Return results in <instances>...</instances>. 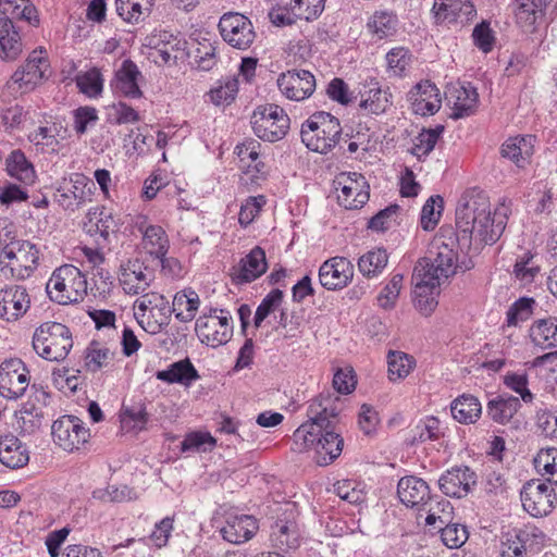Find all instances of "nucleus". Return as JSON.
<instances>
[{"instance_id":"f257e3e1","label":"nucleus","mask_w":557,"mask_h":557,"mask_svg":"<svg viewBox=\"0 0 557 557\" xmlns=\"http://www.w3.org/2000/svg\"><path fill=\"white\" fill-rule=\"evenodd\" d=\"M342 400L331 392L321 393L308 407L309 420L293 434L292 450L302 453L313 448L317 463L327 466L342 453L344 440L334 432Z\"/></svg>"},{"instance_id":"4d7b16f0","label":"nucleus","mask_w":557,"mask_h":557,"mask_svg":"<svg viewBox=\"0 0 557 557\" xmlns=\"http://www.w3.org/2000/svg\"><path fill=\"white\" fill-rule=\"evenodd\" d=\"M44 420V413L40 408H37L35 405L29 404L25 405L20 410V417H18V426L24 433H34L36 430H38Z\"/></svg>"},{"instance_id":"603ef678","label":"nucleus","mask_w":557,"mask_h":557,"mask_svg":"<svg viewBox=\"0 0 557 557\" xmlns=\"http://www.w3.org/2000/svg\"><path fill=\"white\" fill-rule=\"evenodd\" d=\"M503 383L507 388L519 394L523 403H533L534 395L529 389V376L525 372H507L503 377Z\"/></svg>"},{"instance_id":"0e129e2a","label":"nucleus","mask_w":557,"mask_h":557,"mask_svg":"<svg viewBox=\"0 0 557 557\" xmlns=\"http://www.w3.org/2000/svg\"><path fill=\"white\" fill-rule=\"evenodd\" d=\"M532 259L533 257L528 252L521 259L517 260L513 265L516 277L523 284L533 282L534 277L540 272V267L535 265Z\"/></svg>"},{"instance_id":"c85d7f7f","label":"nucleus","mask_w":557,"mask_h":557,"mask_svg":"<svg viewBox=\"0 0 557 557\" xmlns=\"http://www.w3.org/2000/svg\"><path fill=\"white\" fill-rule=\"evenodd\" d=\"M258 528V522L252 516H233L226 520V524L221 529V534L227 542L239 544L250 540Z\"/></svg>"},{"instance_id":"09e8293b","label":"nucleus","mask_w":557,"mask_h":557,"mask_svg":"<svg viewBox=\"0 0 557 557\" xmlns=\"http://www.w3.org/2000/svg\"><path fill=\"white\" fill-rule=\"evenodd\" d=\"M75 82L79 91L88 97H97L102 92L103 79L98 69L78 73Z\"/></svg>"},{"instance_id":"a211bd4d","label":"nucleus","mask_w":557,"mask_h":557,"mask_svg":"<svg viewBox=\"0 0 557 557\" xmlns=\"http://www.w3.org/2000/svg\"><path fill=\"white\" fill-rule=\"evenodd\" d=\"M476 483V474L467 466L455 467L443 473L438 480L440 490L449 497L467 496Z\"/></svg>"},{"instance_id":"4c0bfd02","label":"nucleus","mask_w":557,"mask_h":557,"mask_svg":"<svg viewBox=\"0 0 557 557\" xmlns=\"http://www.w3.org/2000/svg\"><path fill=\"white\" fill-rule=\"evenodd\" d=\"M200 299L193 289L177 292L173 298L172 309L169 312H175V317L181 322L194 320L199 308Z\"/></svg>"},{"instance_id":"f704fd0d","label":"nucleus","mask_w":557,"mask_h":557,"mask_svg":"<svg viewBox=\"0 0 557 557\" xmlns=\"http://www.w3.org/2000/svg\"><path fill=\"white\" fill-rule=\"evenodd\" d=\"M336 184L341 193L338 194V202L346 209L354 210L361 208L369 200V193L361 190L360 184L350 177V175L342 174L336 180Z\"/></svg>"},{"instance_id":"052dcab7","label":"nucleus","mask_w":557,"mask_h":557,"mask_svg":"<svg viewBox=\"0 0 557 557\" xmlns=\"http://www.w3.org/2000/svg\"><path fill=\"white\" fill-rule=\"evenodd\" d=\"M215 446V440L209 433L193 432L181 443L182 451H208Z\"/></svg>"},{"instance_id":"680f3d73","label":"nucleus","mask_w":557,"mask_h":557,"mask_svg":"<svg viewBox=\"0 0 557 557\" xmlns=\"http://www.w3.org/2000/svg\"><path fill=\"white\" fill-rule=\"evenodd\" d=\"M123 10L116 11L119 16H121L125 22L131 24H138L148 17L151 13V9L148 7V2L144 1V3L129 1L128 3L123 1Z\"/></svg>"},{"instance_id":"20e7f679","label":"nucleus","mask_w":557,"mask_h":557,"mask_svg":"<svg viewBox=\"0 0 557 557\" xmlns=\"http://www.w3.org/2000/svg\"><path fill=\"white\" fill-rule=\"evenodd\" d=\"M300 136L309 150L325 154L339 143L342 126L331 113L318 111L302 123Z\"/></svg>"},{"instance_id":"9b49d317","label":"nucleus","mask_w":557,"mask_h":557,"mask_svg":"<svg viewBox=\"0 0 557 557\" xmlns=\"http://www.w3.org/2000/svg\"><path fill=\"white\" fill-rule=\"evenodd\" d=\"M504 537L503 557H524L528 550L540 549L545 540L544 533L531 524L513 528Z\"/></svg>"},{"instance_id":"c03bdc74","label":"nucleus","mask_w":557,"mask_h":557,"mask_svg":"<svg viewBox=\"0 0 557 557\" xmlns=\"http://www.w3.org/2000/svg\"><path fill=\"white\" fill-rule=\"evenodd\" d=\"M387 260L386 250L379 248L361 256L358 260V268L364 276H375L386 267Z\"/></svg>"},{"instance_id":"1a4fd4ad","label":"nucleus","mask_w":557,"mask_h":557,"mask_svg":"<svg viewBox=\"0 0 557 557\" xmlns=\"http://www.w3.org/2000/svg\"><path fill=\"white\" fill-rule=\"evenodd\" d=\"M430 257L420 259L414 267L412 280H418L422 274L436 277L441 282L454 275L457 270V253L449 244L436 239L429 250Z\"/></svg>"},{"instance_id":"37998d69","label":"nucleus","mask_w":557,"mask_h":557,"mask_svg":"<svg viewBox=\"0 0 557 557\" xmlns=\"http://www.w3.org/2000/svg\"><path fill=\"white\" fill-rule=\"evenodd\" d=\"M114 358V352L100 342L92 341L85 351V366L88 371L97 372L107 367Z\"/></svg>"},{"instance_id":"774afa93","label":"nucleus","mask_w":557,"mask_h":557,"mask_svg":"<svg viewBox=\"0 0 557 557\" xmlns=\"http://www.w3.org/2000/svg\"><path fill=\"white\" fill-rule=\"evenodd\" d=\"M472 38L474 45L484 53L493 49L495 37L487 22L483 21L474 27Z\"/></svg>"},{"instance_id":"2f4dec72","label":"nucleus","mask_w":557,"mask_h":557,"mask_svg":"<svg viewBox=\"0 0 557 557\" xmlns=\"http://www.w3.org/2000/svg\"><path fill=\"white\" fill-rule=\"evenodd\" d=\"M521 408L518 397L510 394H502L491 399L486 405L487 416L498 424H508Z\"/></svg>"},{"instance_id":"dca6fc26","label":"nucleus","mask_w":557,"mask_h":557,"mask_svg":"<svg viewBox=\"0 0 557 557\" xmlns=\"http://www.w3.org/2000/svg\"><path fill=\"white\" fill-rule=\"evenodd\" d=\"M119 280L126 294L138 295L149 288L154 274L139 259H133L121 264Z\"/></svg>"},{"instance_id":"4be33fe9","label":"nucleus","mask_w":557,"mask_h":557,"mask_svg":"<svg viewBox=\"0 0 557 557\" xmlns=\"http://www.w3.org/2000/svg\"><path fill=\"white\" fill-rule=\"evenodd\" d=\"M360 107L372 114H381L392 106L389 88H382L375 78L366 79L359 89Z\"/></svg>"},{"instance_id":"412c9836","label":"nucleus","mask_w":557,"mask_h":557,"mask_svg":"<svg viewBox=\"0 0 557 557\" xmlns=\"http://www.w3.org/2000/svg\"><path fill=\"white\" fill-rule=\"evenodd\" d=\"M432 11L436 23H468L476 11L469 0H434Z\"/></svg>"},{"instance_id":"a19ab883","label":"nucleus","mask_w":557,"mask_h":557,"mask_svg":"<svg viewBox=\"0 0 557 557\" xmlns=\"http://www.w3.org/2000/svg\"><path fill=\"white\" fill-rule=\"evenodd\" d=\"M397 16L389 11H375L367 23L369 32L377 39L393 36L397 30Z\"/></svg>"},{"instance_id":"3c124183","label":"nucleus","mask_w":557,"mask_h":557,"mask_svg":"<svg viewBox=\"0 0 557 557\" xmlns=\"http://www.w3.org/2000/svg\"><path fill=\"white\" fill-rule=\"evenodd\" d=\"M284 298V293L278 289H272L258 306L253 324L256 327H260L262 322L274 311L281 308Z\"/></svg>"},{"instance_id":"49530a36","label":"nucleus","mask_w":557,"mask_h":557,"mask_svg":"<svg viewBox=\"0 0 557 557\" xmlns=\"http://www.w3.org/2000/svg\"><path fill=\"white\" fill-rule=\"evenodd\" d=\"M443 132V125H437L435 128L422 129V132L414 138L413 147L410 152L418 157V159L429 156V153L434 149Z\"/></svg>"},{"instance_id":"8fccbe9b","label":"nucleus","mask_w":557,"mask_h":557,"mask_svg":"<svg viewBox=\"0 0 557 557\" xmlns=\"http://www.w3.org/2000/svg\"><path fill=\"white\" fill-rule=\"evenodd\" d=\"M444 200L440 195L430 197L421 210V226L424 231H433L443 211Z\"/></svg>"},{"instance_id":"b1692460","label":"nucleus","mask_w":557,"mask_h":557,"mask_svg":"<svg viewBox=\"0 0 557 557\" xmlns=\"http://www.w3.org/2000/svg\"><path fill=\"white\" fill-rule=\"evenodd\" d=\"M143 79L138 66L129 59L124 60L116 70L113 81L115 91L126 98L139 99L143 91L139 88V81Z\"/></svg>"},{"instance_id":"c9c22d12","label":"nucleus","mask_w":557,"mask_h":557,"mask_svg":"<svg viewBox=\"0 0 557 557\" xmlns=\"http://www.w3.org/2000/svg\"><path fill=\"white\" fill-rule=\"evenodd\" d=\"M534 140V136L509 138L502 145L500 154L511 160L518 168H524L533 153Z\"/></svg>"},{"instance_id":"a878e982","label":"nucleus","mask_w":557,"mask_h":557,"mask_svg":"<svg viewBox=\"0 0 557 557\" xmlns=\"http://www.w3.org/2000/svg\"><path fill=\"white\" fill-rule=\"evenodd\" d=\"M216 323L219 320L212 313L200 315L196 320L195 331L201 343L219 347L230 341L233 327H219Z\"/></svg>"},{"instance_id":"5fc2aeb1","label":"nucleus","mask_w":557,"mask_h":557,"mask_svg":"<svg viewBox=\"0 0 557 557\" xmlns=\"http://www.w3.org/2000/svg\"><path fill=\"white\" fill-rule=\"evenodd\" d=\"M411 444L423 443L425 441H434L440 438L442 432L440 430V420L435 417L426 418L425 421L417 424L411 430Z\"/></svg>"},{"instance_id":"72a5a7b5","label":"nucleus","mask_w":557,"mask_h":557,"mask_svg":"<svg viewBox=\"0 0 557 557\" xmlns=\"http://www.w3.org/2000/svg\"><path fill=\"white\" fill-rule=\"evenodd\" d=\"M265 252L260 247H255L240 260L236 278L238 283H250L260 277L267 271Z\"/></svg>"},{"instance_id":"f3484780","label":"nucleus","mask_w":557,"mask_h":557,"mask_svg":"<svg viewBox=\"0 0 557 557\" xmlns=\"http://www.w3.org/2000/svg\"><path fill=\"white\" fill-rule=\"evenodd\" d=\"M354 267L345 257H334L322 263L319 270L321 285L329 289H342L350 282Z\"/></svg>"},{"instance_id":"bf43d9fd","label":"nucleus","mask_w":557,"mask_h":557,"mask_svg":"<svg viewBox=\"0 0 557 557\" xmlns=\"http://www.w3.org/2000/svg\"><path fill=\"white\" fill-rule=\"evenodd\" d=\"M535 300L533 298L522 297L518 299L507 311V323L509 326L518 325L524 322L533 314Z\"/></svg>"},{"instance_id":"864d4df0","label":"nucleus","mask_w":557,"mask_h":557,"mask_svg":"<svg viewBox=\"0 0 557 557\" xmlns=\"http://www.w3.org/2000/svg\"><path fill=\"white\" fill-rule=\"evenodd\" d=\"M441 539L448 548H458L466 543L469 533L466 525L459 523H445L438 527Z\"/></svg>"},{"instance_id":"aec40b11","label":"nucleus","mask_w":557,"mask_h":557,"mask_svg":"<svg viewBox=\"0 0 557 557\" xmlns=\"http://www.w3.org/2000/svg\"><path fill=\"white\" fill-rule=\"evenodd\" d=\"M49 67V62L40 50H34L27 58L26 63L14 72L12 81L18 84L24 90L33 89L44 78Z\"/></svg>"},{"instance_id":"13d9d810","label":"nucleus","mask_w":557,"mask_h":557,"mask_svg":"<svg viewBox=\"0 0 557 557\" xmlns=\"http://www.w3.org/2000/svg\"><path fill=\"white\" fill-rule=\"evenodd\" d=\"M238 92V81L235 77L227 78L223 84L212 88L208 96L215 106L231 103Z\"/></svg>"},{"instance_id":"c756f323","label":"nucleus","mask_w":557,"mask_h":557,"mask_svg":"<svg viewBox=\"0 0 557 557\" xmlns=\"http://www.w3.org/2000/svg\"><path fill=\"white\" fill-rule=\"evenodd\" d=\"M143 235L141 246L146 253L153 259L164 257L170 248V240L166 232L160 225H138Z\"/></svg>"},{"instance_id":"f03ea898","label":"nucleus","mask_w":557,"mask_h":557,"mask_svg":"<svg viewBox=\"0 0 557 557\" xmlns=\"http://www.w3.org/2000/svg\"><path fill=\"white\" fill-rule=\"evenodd\" d=\"M456 242L462 251L469 250L472 244L479 249L500 237L505 216L498 220L492 218L491 205L484 195L478 194L469 199L462 197L456 209Z\"/></svg>"},{"instance_id":"f8f14e48","label":"nucleus","mask_w":557,"mask_h":557,"mask_svg":"<svg viewBox=\"0 0 557 557\" xmlns=\"http://www.w3.org/2000/svg\"><path fill=\"white\" fill-rule=\"evenodd\" d=\"M51 434L54 443L67 451L78 449L90 436L89 430L75 416H64L55 420L51 426Z\"/></svg>"},{"instance_id":"0eeeda50","label":"nucleus","mask_w":557,"mask_h":557,"mask_svg":"<svg viewBox=\"0 0 557 557\" xmlns=\"http://www.w3.org/2000/svg\"><path fill=\"white\" fill-rule=\"evenodd\" d=\"M38 260L39 250L28 240H10L1 248V270L16 280L28 278L37 269Z\"/></svg>"},{"instance_id":"5701e85b","label":"nucleus","mask_w":557,"mask_h":557,"mask_svg":"<svg viewBox=\"0 0 557 557\" xmlns=\"http://www.w3.org/2000/svg\"><path fill=\"white\" fill-rule=\"evenodd\" d=\"M409 100L413 111L421 115H433L441 108V95L436 85L430 81H422L409 91Z\"/></svg>"},{"instance_id":"393cba45","label":"nucleus","mask_w":557,"mask_h":557,"mask_svg":"<svg viewBox=\"0 0 557 557\" xmlns=\"http://www.w3.org/2000/svg\"><path fill=\"white\" fill-rule=\"evenodd\" d=\"M397 494L400 502L407 507H425L431 499L428 483L413 475L404 476L399 480Z\"/></svg>"},{"instance_id":"e433bc0d","label":"nucleus","mask_w":557,"mask_h":557,"mask_svg":"<svg viewBox=\"0 0 557 557\" xmlns=\"http://www.w3.org/2000/svg\"><path fill=\"white\" fill-rule=\"evenodd\" d=\"M530 337L534 345L543 349L557 347V318L534 321L530 327Z\"/></svg>"},{"instance_id":"6ab92c4d","label":"nucleus","mask_w":557,"mask_h":557,"mask_svg":"<svg viewBox=\"0 0 557 557\" xmlns=\"http://www.w3.org/2000/svg\"><path fill=\"white\" fill-rule=\"evenodd\" d=\"M30 306V299L25 287L10 285L0 290V318L16 321L23 317Z\"/></svg>"},{"instance_id":"9d476101","label":"nucleus","mask_w":557,"mask_h":557,"mask_svg":"<svg viewBox=\"0 0 557 557\" xmlns=\"http://www.w3.org/2000/svg\"><path fill=\"white\" fill-rule=\"evenodd\" d=\"M219 30L225 42L239 50L248 49L257 36L251 21L237 12L224 13L219 22Z\"/></svg>"},{"instance_id":"69168bd1","label":"nucleus","mask_w":557,"mask_h":557,"mask_svg":"<svg viewBox=\"0 0 557 557\" xmlns=\"http://www.w3.org/2000/svg\"><path fill=\"white\" fill-rule=\"evenodd\" d=\"M265 202V197L261 195L257 197H248L246 201L240 206V211L238 214L239 223L245 226L250 224L259 214Z\"/></svg>"},{"instance_id":"bb28decb","label":"nucleus","mask_w":557,"mask_h":557,"mask_svg":"<svg viewBox=\"0 0 557 557\" xmlns=\"http://www.w3.org/2000/svg\"><path fill=\"white\" fill-rule=\"evenodd\" d=\"M414 281V306L423 314L430 315L437 306L436 296L440 294L441 282L436 277L422 274Z\"/></svg>"},{"instance_id":"ea45409f","label":"nucleus","mask_w":557,"mask_h":557,"mask_svg":"<svg viewBox=\"0 0 557 557\" xmlns=\"http://www.w3.org/2000/svg\"><path fill=\"white\" fill-rule=\"evenodd\" d=\"M453 417L460 423H474L482 413L479 399L472 395L456 398L450 406Z\"/></svg>"},{"instance_id":"473e14b6","label":"nucleus","mask_w":557,"mask_h":557,"mask_svg":"<svg viewBox=\"0 0 557 557\" xmlns=\"http://www.w3.org/2000/svg\"><path fill=\"white\" fill-rule=\"evenodd\" d=\"M156 377L169 384L190 386L200 375L189 358L173 362L165 370L157 371Z\"/></svg>"},{"instance_id":"a18cd8bd","label":"nucleus","mask_w":557,"mask_h":557,"mask_svg":"<svg viewBox=\"0 0 557 557\" xmlns=\"http://www.w3.org/2000/svg\"><path fill=\"white\" fill-rule=\"evenodd\" d=\"M388 377L392 381L406 377L414 366V359L403 352L391 350L387 355Z\"/></svg>"},{"instance_id":"39448f33","label":"nucleus","mask_w":557,"mask_h":557,"mask_svg":"<svg viewBox=\"0 0 557 557\" xmlns=\"http://www.w3.org/2000/svg\"><path fill=\"white\" fill-rule=\"evenodd\" d=\"M34 351L47 361L64 360L73 347L70 329L59 322H45L37 326L32 338Z\"/></svg>"},{"instance_id":"7ed1b4c3","label":"nucleus","mask_w":557,"mask_h":557,"mask_svg":"<svg viewBox=\"0 0 557 557\" xmlns=\"http://www.w3.org/2000/svg\"><path fill=\"white\" fill-rule=\"evenodd\" d=\"M15 20L26 21L33 26L39 24L37 10L29 0H0V58L4 61H14L22 52Z\"/></svg>"},{"instance_id":"6e6d98bb","label":"nucleus","mask_w":557,"mask_h":557,"mask_svg":"<svg viewBox=\"0 0 557 557\" xmlns=\"http://www.w3.org/2000/svg\"><path fill=\"white\" fill-rule=\"evenodd\" d=\"M215 50L216 47L208 40L197 44L193 51V57L199 70L210 71L215 66L218 62Z\"/></svg>"},{"instance_id":"e2e57ef3","label":"nucleus","mask_w":557,"mask_h":557,"mask_svg":"<svg viewBox=\"0 0 557 557\" xmlns=\"http://www.w3.org/2000/svg\"><path fill=\"white\" fill-rule=\"evenodd\" d=\"M404 276L401 274H395L383 288L377 297L380 307L389 309L395 305V301L399 295Z\"/></svg>"},{"instance_id":"338daca9","label":"nucleus","mask_w":557,"mask_h":557,"mask_svg":"<svg viewBox=\"0 0 557 557\" xmlns=\"http://www.w3.org/2000/svg\"><path fill=\"white\" fill-rule=\"evenodd\" d=\"M399 210L400 207L398 205H391L386 207L370 219L368 227L377 232H384L388 230L392 222L395 221L394 216L397 215Z\"/></svg>"},{"instance_id":"de8ad7c7","label":"nucleus","mask_w":557,"mask_h":557,"mask_svg":"<svg viewBox=\"0 0 557 557\" xmlns=\"http://www.w3.org/2000/svg\"><path fill=\"white\" fill-rule=\"evenodd\" d=\"M534 466L542 475H548L549 482L557 485V448H542L534 457Z\"/></svg>"},{"instance_id":"423d86ee","label":"nucleus","mask_w":557,"mask_h":557,"mask_svg":"<svg viewBox=\"0 0 557 557\" xmlns=\"http://www.w3.org/2000/svg\"><path fill=\"white\" fill-rule=\"evenodd\" d=\"M46 290L50 299L58 304L78 302L87 293V281L78 268L64 264L53 271Z\"/></svg>"},{"instance_id":"4468645a","label":"nucleus","mask_w":557,"mask_h":557,"mask_svg":"<svg viewBox=\"0 0 557 557\" xmlns=\"http://www.w3.org/2000/svg\"><path fill=\"white\" fill-rule=\"evenodd\" d=\"M277 86L287 99L301 101L313 94L315 78L309 71L292 70L278 75Z\"/></svg>"},{"instance_id":"6e6552de","label":"nucleus","mask_w":557,"mask_h":557,"mask_svg":"<svg viewBox=\"0 0 557 557\" xmlns=\"http://www.w3.org/2000/svg\"><path fill=\"white\" fill-rule=\"evenodd\" d=\"M289 122L286 112L273 103L257 107L250 117L255 135L269 143L283 139L289 129Z\"/></svg>"},{"instance_id":"cd10ccee","label":"nucleus","mask_w":557,"mask_h":557,"mask_svg":"<svg viewBox=\"0 0 557 557\" xmlns=\"http://www.w3.org/2000/svg\"><path fill=\"white\" fill-rule=\"evenodd\" d=\"M478 92L471 86H451L446 92L448 103L453 104V112L450 117L458 120L469 116L474 112L478 103Z\"/></svg>"},{"instance_id":"2eb2a0df","label":"nucleus","mask_w":557,"mask_h":557,"mask_svg":"<svg viewBox=\"0 0 557 557\" xmlns=\"http://www.w3.org/2000/svg\"><path fill=\"white\" fill-rule=\"evenodd\" d=\"M29 376L21 359H11L0 366V393L7 398L21 397L28 385Z\"/></svg>"},{"instance_id":"7c9ffc66","label":"nucleus","mask_w":557,"mask_h":557,"mask_svg":"<svg viewBox=\"0 0 557 557\" xmlns=\"http://www.w3.org/2000/svg\"><path fill=\"white\" fill-rule=\"evenodd\" d=\"M29 461L27 447L14 435L0 437V462L10 469L22 468Z\"/></svg>"},{"instance_id":"ddd939ff","label":"nucleus","mask_w":557,"mask_h":557,"mask_svg":"<svg viewBox=\"0 0 557 557\" xmlns=\"http://www.w3.org/2000/svg\"><path fill=\"white\" fill-rule=\"evenodd\" d=\"M557 496L554 488L541 482H528L521 491V502L524 510L533 517L547 516L553 508Z\"/></svg>"},{"instance_id":"79ce46f5","label":"nucleus","mask_w":557,"mask_h":557,"mask_svg":"<svg viewBox=\"0 0 557 557\" xmlns=\"http://www.w3.org/2000/svg\"><path fill=\"white\" fill-rule=\"evenodd\" d=\"M8 174L23 183L34 181L35 171L32 163L21 150H13L5 161Z\"/></svg>"},{"instance_id":"58836bf2","label":"nucleus","mask_w":557,"mask_h":557,"mask_svg":"<svg viewBox=\"0 0 557 557\" xmlns=\"http://www.w3.org/2000/svg\"><path fill=\"white\" fill-rule=\"evenodd\" d=\"M271 540L283 552L296 549L300 545V534L297 524L292 521H277L272 528Z\"/></svg>"}]
</instances>
